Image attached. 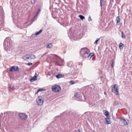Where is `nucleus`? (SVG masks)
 <instances>
[{
    "label": "nucleus",
    "instance_id": "1",
    "mask_svg": "<svg viewBox=\"0 0 132 132\" xmlns=\"http://www.w3.org/2000/svg\"><path fill=\"white\" fill-rule=\"evenodd\" d=\"M55 59V64L59 66L62 65L61 63L63 61L59 56L56 55H53Z\"/></svg>",
    "mask_w": 132,
    "mask_h": 132
},
{
    "label": "nucleus",
    "instance_id": "2",
    "mask_svg": "<svg viewBox=\"0 0 132 132\" xmlns=\"http://www.w3.org/2000/svg\"><path fill=\"white\" fill-rule=\"evenodd\" d=\"M85 48H82L80 51V54L81 56L83 58L86 59L88 58V53L86 51H85Z\"/></svg>",
    "mask_w": 132,
    "mask_h": 132
},
{
    "label": "nucleus",
    "instance_id": "3",
    "mask_svg": "<svg viewBox=\"0 0 132 132\" xmlns=\"http://www.w3.org/2000/svg\"><path fill=\"white\" fill-rule=\"evenodd\" d=\"M44 100L43 97L42 96H38L36 99V101L37 103L39 105H43L44 101Z\"/></svg>",
    "mask_w": 132,
    "mask_h": 132
},
{
    "label": "nucleus",
    "instance_id": "4",
    "mask_svg": "<svg viewBox=\"0 0 132 132\" xmlns=\"http://www.w3.org/2000/svg\"><path fill=\"white\" fill-rule=\"evenodd\" d=\"M52 89L54 92H59L61 90V88L59 85H55L52 86Z\"/></svg>",
    "mask_w": 132,
    "mask_h": 132
},
{
    "label": "nucleus",
    "instance_id": "5",
    "mask_svg": "<svg viewBox=\"0 0 132 132\" xmlns=\"http://www.w3.org/2000/svg\"><path fill=\"white\" fill-rule=\"evenodd\" d=\"M7 38H6L4 42V49L7 51L10 48V46L8 45V42H7Z\"/></svg>",
    "mask_w": 132,
    "mask_h": 132
},
{
    "label": "nucleus",
    "instance_id": "6",
    "mask_svg": "<svg viewBox=\"0 0 132 132\" xmlns=\"http://www.w3.org/2000/svg\"><path fill=\"white\" fill-rule=\"evenodd\" d=\"M19 115L22 120H26L28 118L27 115L24 113H20Z\"/></svg>",
    "mask_w": 132,
    "mask_h": 132
},
{
    "label": "nucleus",
    "instance_id": "7",
    "mask_svg": "<svg viewBox=\"0 0 132 132\" xmlns=\"http://www.w3.org/2000/svg\"><path fill=\"white\" fill-rule=\"evenodd\" d=\"M19 69L18 67L17 66H12L10 69V72H12L15 71H19Z\"/></svg>",
    "mask_w": 132,
    "mask_h": 132
},
{
    "label": "nucleus",
    "instance_id": "8",
    "mask_svg": "<svg viewBox=\"0 0 132 132\" xmlns=\"http://www.w3.org/2000/svg\"><path fill=\"white\" fill-rule=\"evenodd\" d=\"M118 87V86L116 84H114V90L115 91L116 94L117 95H119Z\"/></svg>",
    "mask_w": 132,
    "mask_h": 132
},
{
    "label": "nucleus",
    "instance_id": "9",
    "mask_svg": "<svg viewBox=\"0 0 132 132\" xmlns=\"http://www.w3.org/2000/svg\"><path fill=\"white\" fill-rule=\"evenodd\" d=\"M119 119L121 122L123 123L125 125H128V123L125 119L122 117H120Z\"/></svg>",
    "mask_w": 132,
    "mask_h": 132
},
{
    "label": "nucleus",
    "instance_id": "10",
    "mask_svg": "<svg viewBox=\"0 0 132 132\" xmlns=\"http://www.w3.org/2000/svg\"><path fill=\"white\" fill-rule=\"evenodd\" d=\"M110 118L109 117H107V118H105V119L106 120V124H110L111 122V121L110 120Z\"/></svg>",
    "mask_w": 132,
    "mask_h": 132
},
{
    "label": "nucleus",
    "instance_id": "11",
    "mask_svg": "<svg viewBox=\"0 0 132 132\" xmlns=\"http://www.w3.org/2000/svg\"><path fill=\"white\" fill-rule=\"evenodd\" d=\"M7 38V42H8V45H9V46H11L12 45V42L11 39L9 38Z\"/></svg>",
    "mask_w": 132,
    "mask_h": 132
},
{
    "label": "nucleus",
    "instance_id": "12",
    "mask_svg": "<svg viewBox=\"0 0 132 132\" xmlns=\"http://www.w3.org/2000/svg\"><path fill=\"white\" fill-rule=\"evenodd\" d=\"M116 22L117 24H118V25H119L120 24V18L119 16H118L116 18Z\"/></svg>",
    "mask_w": 132,
    "mask_h": 132
},
{
    "label": "nucleus",
    "instance_id": "13",
    "mask_svg": "<svg viewBox=\"0 0 132 132\" xmlns=\"http://www.w3.org/2000/svg\"><path fill=\"white\" fill-rule=\"evenodd\" d=\"M37 76L35 75L32 78H31L30 79V81L31 82H33L34 81L36 80L37 79Z\"/></svg>",
    "mask_w": 132,
    "mask_h": 132
},
{
    "label": "nucleus",
    "instance_id": "14",
    "mask_svg": "<svg viewBox=\"0 0 132 132\" xmlns=\"http://www.w3.org/2000/svg\"><path fill=\"white\" fill-rule=\"evenodd\" d=\"M64 76V75L61 74H59L56 75V77L57 79L63 77Z\"/></svg>",
    "mask_w": 132,
    "mask_h": 132
},
{
    "label": "nucleus",
    "instance_id": "15",
    "mask_svg": "<svg viewBox=\"0 0 132 132\" xmlns=\"http://www.w3.org/2000/svg\"><path fill=\"white\" fill-rule=\"evenodd\" d=\"M73 63L72 61H70L67 63V65L69 67H71L73 66Z\"/></svg>",
    "mask_w": 132,
    "mask_h": 132
},
{
    "label": "nucleus",
    "instance_id": "16",
    "mask_svg": "<svg viewBox=\"0 0 132 132\" xmlns=\"http://www.w3.org/2000/svg\"><path fill=\"white\" fill-rule=\"evenodd\" d=\"M124 46V44L121 43L119 45V48L120 50L122 49Z\"/></svg>",
    "mask_w": 132,
    "mask_h": 132
},
{
    "label": "nucleus",
    "instance_id": "17",
    "mask_svg": "<svg viewBox=\"0 0 132 132\" xmlns=\"http://www.w3.org/2000/svg\"><path fill=\"white\" fill-rule=\"evenodd\" d=\"M103 112L104 115L106 116V117H109L108 116L109 115V112L108 111L104 110V111Z\"/></svg>",
    "mask_w": 132,
    "mask_h": 132
},
{
    "label": "nucleus",
    "instance_id": "18",
    "mask_svg": "<svg viewBox=\"0 0 132 132\" xmlns=\"http://www.w3.org/2000/svg\"><path fill=\"white\" fill-rule=\"evenodd\" d=\"M8 88L9 91L11 92H12L14 90V88L12 86H9Z\"/></svg>",
    "mask_w": 132,
    "mask_h": 132
},
{
    "label": "nucleus",
    "instance_id": "19",
    "mask_svg": "<svg viewBox=\"0 0 132 132\" xmlns=\"http://www.w3.org/2000/svg\"><path fill=\"white\" fill-rule=\"evenodd\" d=\"M94 55V53H90L89 54H88V60H90L92 57Z\"/></svg>",
    "mask_w": 132,
    "mask_h": 132
},
{
    "label": "nucleus",
    "instance_id": "20",
    "mask_svg": "<svg viewBox=\"0 0 132 132\" xmlns=\"http://www.w3.org/2000/svg\"><path fill=\"white\" fill-rule=\"evenodd\" d=\"M30 58L32 59H34L36 58V57L35 56L34 54H31L30 55Z\"/></svg>",
    "mask_w": 132,
    "mask_h": 132
},
{
    "label": "nucleus",
    "instance_id": "21",
    "mask_svg": "<svg viewBox=\"0 0 132 132\" xmlns=\"http://www.w3.org/2000/svg\"><path fill=\"white\" fill-rule=\"evenodd\" d=\"M104 1L103 0H100V6L102 7L104 3Z\"/></svg>",
    "mask_w": 132,
    "mask_h": 132
},
{
    "label": "nucleus",
    "instance_id": "22",
    "mask_svg": "<svg viewBox=\"0 0 132 132\" xmlns=\"http://www.w3.org/2000/svg\"><path fill=\"white\" fill-rule=\"evenodd\" d=\"M52 46L53 45H52V43H50L48 44L47 46V48H51L52 47Z\"/></svg>",
    "mask_w": 132,
    "mask_h": 132
},
{
    "label": "nucleus",
    "instance_id": "23",
    "mask_svg": "<svg viewBox=\"0 0 132 132\" xmlns=\"http://www.w3.org/2000/svg\"><path fill=\"white\" fill-rule=\"evenodd\" d=\"M79 16L80 18V19L82 20H83L85 18V17L82 15H79Z\"/></svg>",
    "mask_w": 132,
    "mask_h": 132
},
{
    "label": "nucleus",
    "instance_id": "24",
    "mask_svg": "<svg viewBox=\"0 0 132 132\" xmlns=\"http://www.w3.org/2000/svg\"><path fill=\"white\" fill-rule=\"evenodd\" d=\"M121 37L123 39L125 38V35L123 32H121Z\"/></svg>",
    "mask_w": 132,
    "mask_h": 132
},
{
    "label": "nucleus",
    "instance_id": "25",
    "mask_svg": "<svg viewBox=\"0 0 132 132\" xmlns=\"http://www.w3.org/2000/svg\"><path fill=\"white\" fill-rule=\"evenodd\" d=\"M74 96L75 97L77 98H79L80 96V95L78 93H75L74 94Z\"/></svg>",
    "mask_w": 132,
    "mask_h": 132
},
{
    "label": "nucleus",
    "instance_id": "26",
    "mask_svg": "<svg viewBox=\"0 0 132 132\" xmlns=\"http://www.w3.org/2000/svg\"><path fill=\"white\" fill-rule=\"evenodd\" d=\"M119 102L118 101H115L113 105H116L119 104Z\"/></svg>",
    "mask_w": 132,
    "mask_h": 132
},
{
    "label": "nucleus",
    "instance_id": "27",
    "mask_svg": "<svg viewBox=\"0 0 132 132\" xmlns=\"http://www.w3.org/2000/svg\"><path fill=\"white\" fill-rule=\"evenodd\" d=\"M26 58L27 59H29L30 58V55H26Z\"/></svg>",
    "mask_w": 132,
    "mask_h": 132
},
{
    "label": "nucleus",
    "instance_id": "28",
    "mask_svg": "<svg viewBox=\"0 0 132 132\" xmlns=\"http://www.w3.org/2000/svg\"><path fill=\"white\" fill-rule=\"evenodd\" d=\"M100 38H98L97 39V40H96L94 42V43L95 44H97L98 43V42L99 41V40H100Z\"/></svg>",
    "mask_w": 132,
    "mask_h": 132
},
{
    "label": "nucleus",
    "instance_id": "29",
    "mask_svg": "<svg viewBox=\"0 0 132 132\" xmlns=\"http://www.w3.org/2000/svg\"><path fill=\"white\" fill-rule=\"evenodd\" d=\"M36 1V0H31V3L32 4H34Z\"/></svg>",
    "mask_w": 132,
    "mask_h": 132
},
{
    "label": "nucleus",
    "instance_id": "30",
    "mask_svg": "<svg viewBox=\"0 0 132 132\" xmlns=\"http://www.w3.org/2000/svg\"><path fill=\"white\" fill-rule=\"evenodd\" d=\"M70 83L71 84H73L75 83V82L74 81L71 80L70 81Z\"/></svg>",
    "mask_w": 132,
    "mask_h": 132
},
{
    "label": "nucleus",
    "instance_id": "31",
    "mask_svg": "<svg viewBox=\"0 0 132 132\" xmlns=\"http://www.w3.org/2000/svg\"><path fill=\"white\" fill-rule=\"evenodd\" d=\"M40 9H39L38 10L37 12H36V14L37 15H38L39 13L40 12Z\"/></svg>",
    "mask_w": 132,
    "mask_h": 132
},
{
    "label": "nucleus",
    "instance_id": "32",
    "mask_svg": "<svg viewBox=\"0 0 132 132\" xmlns=\"http://www.w3.org/2000/svg\"><path fill=\"white\" fill-rule=\"evenodd\" d=\"M44 90L43 89H38V92H41Z\"/></svg>",
    "mask_w": 132,
    "mask_h": 132
},
{
    "label": "nucleus",
    "instance_id": "33",
    "mask_svg": "<svg viewBox=\"0 0 132 132\" xmlns=\"http://www.w3.org/2000/svg\"><path fill=\"white\" fill-rule=\"evenodd\" d=\"M26 64L28 65H32V63L31 62H28V63H27Z\"/></svg>",
    "mask_w": 132,
    "mask_h": 132
},
{
    "label": "nucleus",
    "instance_id": "34",
    "mask_svg": "<svg viewBox=\"0 0 132 132\" xmlns=\"http://www.w3.org/2000/svg\"><path fill=\"white\" fill-rule=\"evenodd\" d=\"M88 20L89 21H91L92 20V19L90 16H89L88 18Z\"/></svg>",
    "mask_w": 132,
    "mask_h": 132
},
{
    "label": "nucleus",
    "instance_id": "35",
    "mask_svg": "<svg viewBox=\"0 0 132 132\" xmlns=\"http://www.w3.org/2000/svg\"><path fill=\"white\" fill-rule=\"evenodd\" d=\"M111 66L112 67H114V63H113V61L112 62L111 64Z\"/></svg>",
    "mask_w": 132,
    "mask_h": 132
},
{
    "label": "nucleus",
    "instance_id": "36",
    "mask_svg": "<svg viewBox=\"0 0 132 132\" xmlns=\"http://www.w3.org/2000/svg\"><path fill=\"white\" fill-rule=\"evenodd\" d=\"M22 58L24 60H25L26 59V56H24L22 57Z\"/></svg>",
    "mask_w": 132,
    "mask_h": 132
},
{
    "label": "nucleus",
    "instance_id": "37",
    "mask_svg": "<svg viewBox=\"0 0 132 132\" xmlns=\"http://www.w3.org/2000/svg\"><path fill=\"white\" fill-rule=\"evenodd\" d=\"M39 34V32H38L35 34V35L36 36H37Z\"/></svg>",
    "mask_w": 132,
    "mask_h": 132
},
{
    "label": "nucleus",
    "instance_id": "38",
    "mask_svg": "<svg viewBox=\"0 0 132 132\" xmlns=\"http://www.w3.org/2000/svg\"><path fill=\"white\" fill-rule=\"evenodd\" d=\"M43 31V30L42 29H40L39 31H38L39 33L40 34L41 32H42Z\"/></svg>",
    "mask_w": 132,
    "mask_h": 132
},
{
    "label": "nucleus",
    "instance_id": "39",
    "mask_svg": "<svg viewBox=\"0 0 132 132\" xmlns=\"http://www.w3.org/2000/svg\"><path fill=\"white\" fill-rule=\"evenodd\" d=\"M38 15H37V14H36V15L35 16L34 18L35 19L37 17Z\"/></svg>",
    "mask_w": 132,
    "mask_h": 132
},
{
    "label": "nucleus",
    "instance_id": "40",
    "mask_svg": "<svg viewBox=\"0 0 132 132\" xmlns=\"http://www.w3.org/2000/svg\"><path fill=\"white\" fill-rule=\"evenodd\" d=\"M35 18H33L32 19V22H33L34 21H35Z\"/></svg>",
    "mask_w": 132,
    "mask_h": 132
},
{
    "label": "nucleus",
    "instance_id": "41",
    "mask_svg": "<svg viewBox=\"0 0 132 132\" xmlns=\"http://www.w3.org/2000/svg\"><path fill=\"white\" fill-rule=\"evenodd\" d=\"M111 91L113 92V88H112L111 89Z\"/></svg>",
    "mask_w": 132,
    "mask_h": 132
},
{
    "label": "nucleus",
    "instance_id": "42",
    "mask_svg": "<svg viewBox=\"0 0 132 132\" xmlns=\"http://www.w3.org/2000/svg\"><path fill=\"white\" fill-rule=\"evenodd\" d=\"M46 55V54L45 53L43 54V55H42V57H43V56H44V55Z\"/></svg>",
    "mask_w": 132,
    "mask_h": 132
},
{
    "label": "nucleus",
    "instance_id": "43",
    "mask_svg": "<svg viewBox=\"0 0 132 132\" xmlns=\"http://www.w3.org/2000/svg\"><path fill=\"white\" fill-rule=\"evenodd\" d=\"M104 93L105 95H106V93L105 92H104Z\"/></svg>",
    "mask_w": 132,
    "mask_h": 132
},
{
    "label": "nucleus",
    "instance_id": "44",
    "mask_svg": "<svg viewBox=\"0 0 132 132\" xmlns=\"http://www.w3.org/2000/svg\"><path fill=\"white\" fill-rule=\"evenodd\" d=\"M35 75V76H37V75L36 73Z\"/></svg>",
    "mask_w": 132,
    "mask_h": 132
},
{
    "label": "nucleus",
    "instance_id": "45",
    "mask_svg": "<svg viewBox=\"0 0 132 132\" xmlns=\"http://www.w3.org/2000/svg\"><path fill=\"white\" fill-rule=\"evenodd\" d=\"M39 92H38V90L37 92L36 93V94H37Z\"/></svg>",
    "mask_w": 132,
    "mask_h": 132
}]
</instances>
